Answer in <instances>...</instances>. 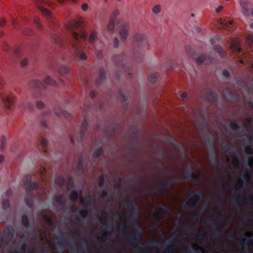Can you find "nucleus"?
Segmentation results:
<instances>
[{"label":"nucleus","mask_w":253,"mask_h":253,"mask_svg":"<svg viewBox=\"0 0 253 253\" xmlns=\"http://www.w3.org/2000/svg\"><path fill=\"white\" fill-rule=\"evenodd\" d=\"M67 29L71 35V39L68 41V44L72 48L74 56L81 60H85L87 56L82 52L83 46L79 43L81 41H84L87 35L84 31L82 20H73L67 25Z\"/></svg>","instance_id":"obj_1"},{"label":"nucleus","mask_w":253,"mask_h":253,"mask_svg":"<svg viewBox=\"0 0 253 253\" xmlns=\"http://www.w3.org/2000/svg\"><path fill=\"white\" fill-rule=\"evenodd\" d=\"M148 42V40L145 35L137 33L134 35L132 39L134 56L135 58L142 55L141 50Z\"/></svg>","instance_id":"obj_2"},{"label":"nucleus","mask_w":253,"mask_h":253,"mask_svg":"<svg viewBox=\"0 0 253 253\" xmlns=\"http://www.w3.org/2000/svg\"><path fill=\"white\" fill-rule=\"evenodd\" d=\"M0 99L2 105L7 109H11L14 103L15 97L8 89L0 87Z\"/></svg>","instance_id":"obj_3"},{"label":"nucleus","mask_w":253,"mask_h":253,"mask_svg":"<svg viewBox=\"0 0 253 253\" xmlns=\"http://www.w3.org/2000/svg\"><path fill=\"white\" fill-rule=\"evenodd\" d=\"M200 97L205 102L215 104L218 100L216 92L211 88H204L200 93Z\"/></svg>","instance_id":"obj_4"},{"label":"nucleus","mask_w":253,"mask_h":253,"mask_svg":"<svg viewBox=\"0 0 253 253\" xmlns=\"http://www.w3.org/2000/svg\"><path fill=\"white\" fill-rule=\"evenodd\" d=\"M113 60L117 66L121 67L123 72L127 73L130 77H131L132 73L130 68L126 62V55L124 53L121 55H116Z\"/></svg>","instance_id":"obj_5"},{"label":"nucleus","mask_w":253,"mask_h":253,"mask_svg":"<svg viewBox=\"0 0 253 253\" xmlns=\"http://www.w3.org/2000/svg\"><path fill=\"white\" fill-rule=\"evenodd\" d=\"M45 84H51L57 85V83L56 81L52 80L49 76H47L44 80V84L39 80H33L30 83V85L32 87L35 89H44Z\"/></svg>","instance_id":"obj_6"},{"label":"nucleus","mask_w":253,"mask_h":253,"mask_svg":"<svg viewBox=\"0 0 253 253\" xmlns=\"http://www.w3.org/2000/svg\"><path fill=\"white\" fill-rule=\"evenodd\" d=\"M222 94L225 100L232 103L237 102L240 99L239 95L235 91L226 88L223 89Z\"/></svg>","instance_id":"obj_7"},{"label":"nucleus","mask_w":253,"mask_h":253,"mask_svg":"<svg viewBox=\"0 0 253 253\" xmlns=\"http://www.w3.org/2000/svg\"><path fill=\"white\" fill-rule=\"evenodd\" d=\"M35 1L36 5L40 11L45 16L51 17V12L44 7V5L47 4L49 5L50 2L48 0H35Z\"/></svg>","instance_id":"obj_8"},{"label":"nucleus","mask_w":253,"mask_h":253,"mask_svg":"<svg viewBox=\"0 0 253 253\" xmlns=\"http://www.w3.org/2000/svg\"><path fill=\"white\" fill-rule=\"evenodd\" d=\"M128 27V24L126 22L121 24L119 27V35L122 42L125 41L127 38L129 34Z\"/></svg>","instance_id":"obj_9"},{"label":"nucleus","mask_w":253,"mask_h":253,"mask_svg":"<svg viewBox=\"0 0 253 253\" xmlns=\"http://www.w3.org/2000/svg\"><path fill=\"white\" fill-rule=\"evenodd\" d=\"M240 4L242 7L243 14L245 16H249L253 8V4L249 1L245 0H240Z\"/></svg>","instance_id":"obj_10"},{"label":"nucleus","mask_w":253,"mask_h":253,"mask_svg":"<svg viewBox=\"0 0 253 253\" xmlns=\"http://www.w3.org/2000/svg\"><path fill=\"white\" fill-rule=\"evenodd\" d=\"M129 95V92L127 90L120 89L119 90V98L122 104L127 109V96Z\"/></svg>","instance_id":"obj_11"},{"label":"nucleus","mask_w":253,"mask_h":253,"mask_svg":"<svg viewBox=\"0 0 253 253\" xmlns=\"http://www.w3.org/2000/svg\"><path fill=\"white\" fill-rule=\"evenodd\" d=\"M195 61L198 65H200L203 63L207 64L211 62V59L206 54H204L196 58Z\"/></svg>","instance_id":"obj_12"},{"label":"nucleus","mask_w":253,"mask_h":253,"mask_svg":"<svg viewBox=\"0 0 253 253\" xmlns=\"http://www.w3.org/2000/svg\"><path fill=\"white\" fill-rule=\"evenodd\" d=\"M19 106L21 109L30 110H33L34 109L33 103L29 100L22 101L19 104Z\"/></svg>","instance_id":"obj_13"},{"label":"nucleus","mask_w":253,"mask_h":253,"mask_svg":"<svg viewBox=\"0 0 253 253\" xmlns=\"http://www.w3.org/2000/svg\"><path fill=\"white\" fill-rule=\"evenodd\" d=\"M105 71L104 68L101 67L99 70V78L96 81V84L98 85L101 84L102 82L105 79Z\"/></svg>","instance_id":"obj_14"},{"label":"nucleus","mask_w":253,"mask_h":253,"mask_svg":"<svg viewBox=\"0 0 253 253\" xmlns=\"http://www.w3.org/2000/svg\"><path fill=\"white\" fill-rule=\"evenodd\" d=\"M230 46L231 49L234 51L238 52H241L242 49L240 46L239 42L237 40L232 41Z\"/></svg>","instance_id":"obj_15"},{"label":"nucleus","mask_w":253,"mask_h":253,"mask_svg":"<svg viewBox=\"0 0 253 253\" xmlns=\"http://www.w3.org/2000/svg\"><path fill=\"white\" fill-rule=\"evenodd\" d=\"M220 24L224 28H226L229 31H231V26L233 24V21L227 19H221Z\"/></svg>","instance_id":"obj_16"},{"label":"nucleus","mask_w":253,"mask_h":253,"mask_svg":"<svg viewBox=\"0 0 253 253\" xmlns=\"http://www.w3.org/2000/svg\"><path fill=\"white\" fill-rule=\"evenodd\" d=\"M116 21L113 17H111L109 23L107 25V29L109 32H112L115 28V25Z\"/></svg>","instance_id":"obj_17"},{"label":"nucleus","mask_w":253,"mask_h":253,"mask_svg":"<svg viewBox=\"0 0 253 253\" xmlns=\"http://www.w3.org/2000/svg\"><path fill=\"white\" fill-rule=\"evenodd\" d=\"M213 49L214 51L217 52L220 57H223L226 55L225 53L223 50L221 46L218 44H215L213 45Z\"/></svg>","instance_id":"obj_18"},{"label":"nucleus","mask_w":253,"mask_h":253,"mask_svg":"<svg viewBox=\"0 0 253 253\" xmlns=\"http://www.w3.org/2000/svg\"><path fill=\"white\" fill-rule=\"evenodd\" d=\"M176 95L178 99H180L184 101H187L189 99L187 94L182 91H179Z\"/></svg>","instance_id":"obj_19"},{"label":"nucleus","mask_w":253,"mask_h":253,"mask_svg":"<svg viewBox=\"0 0 253 253\" xmlns=\"http://www.w3.org/2000/svg\"><path fill=\"white\" fill-rule=\"evenodd\" d=\"M69 69L66 66H60L58 69V72L62 76L67 74L69 72Z\"/></svg>","instance_id":"obj_20"},{"label":"nucleus","mask_w":253,"mask_h":253,"mask_svg":"<svg viewBox=\"0 0 253 253\" xmlns=\"http://www.w3.org/2000/svg\"><path fill=\"white\" fill-rule=\"evenodd\" d=\"M159 77V74L157 72L153 73L149 75V81L152 83H155Z\"/></svg>","instance_id":"obj_21"},{"label":"nucleus","mask_w":253,"mask_h":253,"mask_svg":"<svg viewBox=\"0 0 253 253\" xmlns=\"http://www.w3.org/2000/svg\"><path fill=\"white\" fill-rule=\"evenodd\" d=\"M162 10L161 6L160 4L155 5L152 8V12L156 14H159L161 12Z\"/></svg>","instance_id":"obj_22"},{"label":"nucleus","mask_w":253,"mask_h":253,"mask_svg":"<svg viewBox=\"0 0 253 253\" xmlns=\"http://www.w3.org/2000/svg\"><path fill=\"white\" fill-rule=\"evenodd\" d=\"M36 107L37 109L42 110L45 108V105L42 101H37L36 104Z\"/></svg>","instance_id":"obj_23"},{"label":"nucleus","mask_w":253,"mask_h":253,"mask_svg":"<svg viewBox=\"0 0 253 253\" xmlns=\"http://www.w3.org/2000/svg\"><path fill=\"white\" fill-rule=\"evenodd\" d=\"M96 39V35L95 32H92L89 37V42L92 43Z\"/></svg>","instance_id":"obj_24"},{"label":"nucleus","mask_w":253,"mask_h":253,"mask_svg":"<svg viewBox=\"0 0 253 253\" xmlns=\"http://www.w3.org/2000/svg\"><path fill=\"white\" fill-rule=\"evenodd\" d=\"M34 32L31 29L27 28L25 29L23 31V34L27 36H31L34 34Z\"/></svg>","instance_id":"obj_25"},{"label":"nucleus","mask_w":253,"mask_h":253,"mask_svg":"<svg viewBox=\"0 0 253 253\" xmlns=\"http://www.w3.org/2000/svg\"><path fill=\"white\" fill-rule=\"evenodd\" d=\"M246 40L247 43L251 45L252 44H253V35H248L246 37Z\"/></svg>","instance_id":"obj_26"},{"label":"nucleus","mask_w":253,"mask_h":253,"mask_svg":"<svg viewBox=\"0 0 253 253\" xmlns=\"http://www.w3.org/2000/svg\"><path fill=\"white\" fill-rule=\"evenodd\" d=\"M34 23L39 29H42V26L38 18H35L34 20Z\"/></svg>","instance_id":"obj_27"},{"label":"nucleus","mask_w":253,"mask_h":253,"mask_svg":"<svg viewBox=\"0 0 253 253\" xmlns=\"http://www.w3.org/2000/svg\"><path fill=\"white\" fill-rule=\"evenodd\" d=\"M53 40H54V41L56 43H60L62 42V40L60 38V37H59L57 35H54L53 37Z\"/></svg>","instance_id":"obj_28"},{"label":"nucleus","mask_w":253,"mask_h":253,"mask_svg":"<svg viewBox=\"0 0 253 253\" xmlns=\"http://www.w3.org/2000/svg\"><path fill=\"white\" fill-rule=\"evenodd\" d=\"M12 56L14 58H15V56H18L19 54V49L18 48H16L14 49H13L12 51Z\"/></svg>","instance_id":"obj_29"},{"label":"nucleus","mask_w":253,"mask_h":253,"mask_svg":"<svg viewBox=\"0 0 253 253\" xmlns=\"http://www.w3.org/2000/svg\"><path fill=\"white\" fill-rule=\"evenodd\" d=\"M78 195V194L76 192H72L70 195V198L72 200H75L77 199Z\"/></svg>","instance_id":"obj_30"},{"label":"nucleus","mask_w":253,"mask_h":253,"mask_svg":"<svg viewBox=\"0 0 253 253\" xmlns=\"http://www.w3.org/2000/svg\"><path fill=\"white\" fill-rule=\"evenodd\" d=\"M119 14V11L117 9L115 10L111 17H113L115 19V21H116V17Z\"/></svg>","instance_id":"obj_31"},{"label":"nucleus","mask_w":253,"mask_h":253,"mask_svg":"<svg viewBox=\"0 0 253 253\" xmlns=\"http://www.w3.org/2000/svg\"><path fill=\"white\" fill-rule=\"evenodd\" d=\"M28 59L27 58H25L21 61V65L23 67L26 66L28 64Z\"/></svg>","instance_id":"obj_32"},{"label":"nucleus","mask_w":253,"mask_h":253,"mask_svg":"<svg viewBox=\"0 0 253 253\" xmlns=\"http://www.w3.org/2000/svg\"><path fill=\"white\" fill-rule=\"evenodd\" d=\"M222 75L227 78V77H229V76H230V73L229 72H228V70H227L226 69H224L222 71Z\"/></svg>","instance_id":"obj_33"},{"label":"nucleus","mask_w":253,"mask_h":253,"mask_svg":"<svg viewBox=\"0 0 253 253\" xmlns=\"http://www.w3.org/2000/svg\"><path fill=\"white\" fill-rule=\"evenodd\" d=\"M3 49L4 50L7 51H10L11 50L10 47L6 43H4L3 45Z\"/></svg>","instance_id":"obj_34"},{"label":"nucleus","mask_w":253,"mask_h":253,"mask_svg":"<svg viewBox=\"0 0 253 253\" xmlns=\"http://www.w3.org/2000/svg\"><path fill=\"white\" fill-rule=\"evenodd\" d=\"M119 43V40L118 39V38H115L114 39V45L115 48L118 47Z\"/></svg>","instance_id":"obj_35"},{"label":"nucleus","mask_w":253,"mask_h":253,"mask_svg":"<svg viewBox=\"0 0 253 253\" xmlns=\"http://www.w3.org/2000/svg\"><path fill=\"white\" fill-rule=\"evenodd\" d=\"M82 8L84 11H86L88 9V6L86 3H84L82 6Z\"/></svg>","instance_id":"obj_36"},{"label":"nucleus","mask_w":253,"mask_h":253,"mask_svg":"<svg viewBox=\"0 0 253 253\" xmlns=\"http://www.w3.org/2000/svg\"><path fill=\"white\" fill-rule=\"evenodd\" d=\"M96 93L94 91H91L89 93V96H90V98L92 99L95 98L96 97Z\"/></svg>","instance_id":"obj_37"},{"label":"nucleus","mask_w":253,"mask_h":253,"mask_svg":"<svg viewBox=\"0 0 253 253\" xmlns=\"http://www.w3.org/2000/svg\"><path fill=\"white\" fill-rule=\"evenodd\" d=\"M6 24V20L4 18H2L0 20V26L2 27Z\"/></svg>","instance_id":"obj_38"},{"label":"nucleus","mask_w":253,"mask_h":253,"mask_svg":"<svg viewBox=\"0 0 253 253\" xmlns=\"http://www.w3.org/2000/svg\"><path fill=\"white\" fill-rule=\"evenodd\" d=\"M103 56V52L101 50L98 51L97 53V57L98 58L100 59Z\"/></svg>","instance_id":"obj_39"},{"label":"nucleus","mask_w":253,"mask_h":253,"mask_svg":"<svg viewBox=\"0 0 253 253\" xmlns=\"http://www.w3.org/2000/svg\"><path fill=\"white\" fill-rule=\"evenodd\" d=\"M56 115L59 117H66V114L64 113V112H58V113H57Z\"/></svg>","instance_id":"obj_40"},{"label":"nucleus","mask_w":253,"mask_h":253,"mask_svg":"<svg viewBox=\"0 0 253 253\" xmlns=\"http://www.w3.org/2000/svg\"><path fill=\"white\" fill-rule=\"evenodd\" d=\"M223 7L222 6H219L216 9L215 11L216 12L218 13L220 12L223 9Z\"/></svg>","instance_id":"obj_41"},{"label":"nucleus","mask_w":253,"mask_h":253,"mask_svg":"<svg viewBox=\"0 0 253 253\" xmlns=\"http://www.w3.org/2000/svg\"><path fill=\"white\" fill-rule=\"evenodd\" d=\"M70 139L71 143H72L73 144H74L75 143V141L74 140V136L73 135L70 136Z\"/></svg>","instance_id":"obj_42"},{"label":"nucleus","mask_w":253,"mask_h":253,"mask_svg":"<svg viewBox=\"0 0 253 253\" xmlns=\"http://www.w3.org/2000/svg\"><path fill=\"white\" fill-rule=\"evenodd\" d=\"M9 205V203L8 201L6 202H3L2 203V207L3 208H5L6 207V206H8Z\"/></svg>","instance_id":"obj_43"},{"label":"nucleus","mask_w":253,"mask_h":253,"mask_svg":"<svg viewBox=\"0 0 253 253\" xmlns=\"http://www.w3.org/2000/svg\"><path fill=\"white\" fill-rule=\"evenodd\" d=\"M248 105H249V106L251 109H253V102H252L251 101H249L248 102Z\"/></svg>","instance_id":"obj_44"},{"label":"nucleus","mask_w":253,"mask_h":253,"mask_svg":"<svg viewBox=\"0 0 253 253\" xmlns=\"http://www.w3.org/2000/svg\"><path fill=\"white\" fill-rule=\"evenodd\" d=\"M89 109H91L90 106L86 105V106H85V108L82 111H87V110Z\"/></svg>","instance_id":"obj_45"},{"label":"nucleus","mask_w":253,"mask_h":253,"mask_svg":"<svg viewBox=\"0 0 253 253\" xmlns=\"http://www.w3.org/2000/svg\"><path fill=\"white\" fill-rule=\"evenodd\" d=\"M4 160V157L2 155H0V163H1Z\"/></svg>","instance_id":"obj_46"},{"label":"nucleus","mask_w":253,"mask_h":253,"mask_svg":"<svg viewBox=\"0 0 253 253\" xmlns=\"http://www.w3.org/2000/svg\"><path fill=\"white\" fill-rule=\"evenodd\" d=\"M210 42L212 44H213L215 43L214 40L213 39H211L210 40Z\"/></svg>","instance_id":"obj_47"},{"label":"nucleus","mask_w":253,"mask_h":253,"mask_svg":"<svg viewBox=\"0 0 253 253\" xmlns=\"http://www.w3.org/2000/svg\"><path fill=\"white\" fill-rule=\"evenodd\" d=\"M12 22L13 25L16 24V21L13 18H12Z\"/></svg>","instance_id":"obj_48"},{"label":"nucleus","mask_w":253,"mask_h":253,"mask_svg":"<svg viewBox=\"0 0 253 253\" xmlns=\"http://www.w3.org/2000/svg\"><path fill=\"white\" fill-rule=\"evenodd\" d=\"M101 153V150L100 149L99 150V151L98 152V153H97V154H95L96 156H98L100 155V154Z\"/></svg>","instance_id":"obj_49"},{"label":"nucleus","mask_w":253,"mask_h":253,"mask_svg":"<svg viewBox=\"0 0 253 253\" xmlns=\"http://www.w3.org/2000/svg\"><path fill=\"white\" fill-rule=\"evenodd\" d=\"M250 15H252L253 16V8H252Z\"/></svg>","instance_id":"obj_50"},{"label":"nucleus","mask_w":253,"mask_h":253,"mask_svg":"<svg viewBox=\"0 0 253 253\" xmlns=\"http://www.w3.org/2000/svg\"><path fill=\"white\" fill-rule=\"evenodd\" d=\"M120 72V71H119V72L117 73V78H119V77H120V75H119V72Z\"/></svg>","instance_id":"obj_51"},{"label":"nucleus","mask_w":253,"mask_h":253,"mask_svg":"<svg viewBox=\"0 0 253 253\" xmlns=\"http://www.w3.org/2000/svg\"><path fill=\"white\" fill-rule=\"evenodd\" d=\"M250 27L252 29H253V23H251L250 25Z\"/></svg>","instance_id":"obj_52"},{"label":"nucleus","mask_w":253,"mask_h":253,"mask_svg":"<svg viewBox=\"0 0 253 253\" xmlns=\"http://www.w3.org/2000/svg\"><path fill=\"white\" fill-rule=\"evenodd\" d=\"M197 31L198 32H200V28H197Z\"/></svg>","instance_id":"obj_53"},{"label":"nucleus","mask_w":253,"mask_h":253,"mask_svg":"<svg viewBox=\"0 0 253 253\" xmlns=\"http://www.w3.org/2000/svg\"><path fill=\"white\" fill-rule=\"evenodd\" d=\"M3 33L2 32H0V37H1L3 35Z\"/></svg>","instance_id":"obj_54"},{"label":"nucleus","mask_w":253,"mask_h":253,"mask_svg":"<svg viewBox=\"0 0 253 253\" xmlns=\"http://www.w3.org/2000/svg\"><path fill=\"white\" fill-rule=\"evenodd\" d=\"M250 90H251L253 92V86L250 87Z\"/></svg>","instance_id":"obj_55"},{"label":"nucleus","mask_w":253,"mask_h":253,"mask_svg":"<svg viewBox=\"0 0 253 253\" xmlns=\"http://www.w3.org/2000/svg\"><path fill=\"white\" fill-rule=\"evenodd\" d=\"M194 16H195L194 14H193V13L191 14V16L192 17H194Z\"/></svg>","instance_id":"obj_56"},{"label":"nucleus","mask_w":253,"mask_h":253,"mask_svg":"<svg viewBox=\"0 0 253 253\" xmlns=\"http://www.w3.org/2000/svg\"><path fill=\"white\" fill-rule=\"evenodd\" d=\"M50 219H48V222H49H49H50Z\"/></svg>","instance_id":"obj_57"},{"label":"nucleus","mask_w":253,"mask_h":253,"mask_svg":"<svg viewBox=\"0 0 253 253\" xmlns=\"http://www.w3.org/2000/svg\"><path fill=\"white\" fill-rule=\"evenodd\" d=\"M61 83L62 84L63 83V81H60Z\"/></svg>","instance_id":"obj_58"},{"label":"nucleus","mask_w":253,"mask_h":253,"mask_svg":"<svg viewBox=\"0 0 253 253\" xmlns=\"http://www.w3.org/2000/svg\"><path fill=\"white\" fill-rule=\"evenodd\" d=\"M85 84H87L86 81H85Z\"/></svg>","instance_id":"obj_59"},{"label":"nucleus","mask_w":253,"mask_h":253,"mask_svg":"<svg viewBox=\"0 0 253 253\" xmlns=\"http://www.w3.org/2000/svg\"><path fill=\"white\" fill-rule=\"evenodd\" d=\"M252 81H253V78H252Z\"/></svg>","instance_id":"obj_60"},{"label":"nucleus","mask_w":253,"mask_h":253,"mask_svg":"<svg viewBox=\"0 0 253 253\" xmlns=\"http://www.w3.org/2000/svg\"><path fill=\"white\" fill-rule=\"evenodd\" d=\"M105 2H107V0H104Z\"/></svg>","instance_id":"obj_61"},{"label":"nucleus","mask_w":253,"mask_h":253,"mask_svg":"<svg viewBox=\"0 0 253 253\" xmlns=\"http://www.w3.org/2000/svg\"><path fill=\"white\" fill-rule=\"evenodd\" d=\"M252 68H253V64H252Z\"/></svg>","instance_id":"obj_62"},{"label":"nucleus","mask_w":253,"mask_h":253,"mask_svg":"<svg viewBox=\"0 0 253 253\" xmlns=\"http://www.w3.org/2000/svg\"><path fill=\"white\" fill-rule=\"evenodd\" d=\"M118 1H121L122 0H118Z\"/></svg>","instance_id":"obj_63"}]
</instances>
